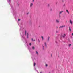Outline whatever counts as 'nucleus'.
Listing matches in <instances>:
<instances>
[{
  "mask_svg": "<svg viewBox=\"0 0 73 73\" xmlns=\"http://www.w3.org/2000/svg\"><path fill=\"white\" fill-rule=\"evenodd\" d=\"M41 38L42 39V41H43V40H44V37H43V36H42Z\"/></svg>",
  "mask_w": 73,
  "mask_h": 73,
  "instance_id": "obj_9",
  "label": "nucleus"
},
{
  "mask_svg": "<svg viewBox=\"0 0 73 73\" xmlns=\"http://www.w3.org/2000/svg\"><path fill=\"white\" fill-rule=\"evenodd\" d=\"M33 6V3H30V7H32Z\"/></svg>",
  "mask_w": 73,
  "mask_h": 73,
  "instance_id": "obj_2",
  "label": "nucleus"
},
{
  "mask_svg": "<svg viewBox=\"0 0 73 73\" xmlns=\"http://www.w3.org/2000/svg\"><path fill=\"white\" fill-rule=\"evenodd\" d=\"M36 53L37 54V55H38V52H37V51H36Z\"/></svg>",
  "mask_w": 73,
  "mask_h": 73,
  "instance_id": "obj_16",
  "label": "nucleus"
},
{
  "mask_svg": "<svg viewBox=\"0 0 73 73\" xmlns=\"http://www.w3.org/2000/svg\"><path fill=\"white\" fill-rule=\"evenodd\" d=\"M34 0H33L32 2L33 3V2H34Z\"/></svg>",
  "mask_w": 73,
  "mask_h": 73,
  "instance_id": "obj_22",
  "label": "nucleus"
},
{
  "mask_svg": "<svg viewBox=\"0 0 73 73\" xmlns=\"http://www.w3.org/2000/svg\"><path fill=\"white\" fill-rule=\"evenodd\" d=\"M48 7H49V4H48Z\"/></svg>",
  "mask_w": 73,
  "mask_h": 73,
  "instance_id": "obj_23",
  "label": "nucleus"
},
{
  "mask_svg": "<svg viewBox=\"0 0 73 73\" xmlns=\"http://www.w3.org/2000/svg\"><path fill=\"white\" fill-rule=\"evenodd\" d=\"M38 41L39 42H40V40L39 39L38 40Z\"/></svg>",
  "mask_w": 73,
  "mask_h": 73,
  "instance_id": "obj_28",
  "label": "nucleus"
},
{
  "mask_svg": "<svg viewBox=\"0 0 73 73\" xmlns=\"http://www.w3.org/2000/svg\"><path fill=\"white\" fill-rule=\"evenodd\" d=\"M32 49H35V47L33 46V47H32Z\"/></svg>",
  "mask_w": 73,
  "mask_h": 73,
  "instance_id": "obj_13",
  "label": "nucleus"
},
{
  "mask_svg": "<svg viewBox=\"0 0 73 73\" xmlns=\"http://www.w3.org/2000/svg\"><path fill=\"white\" fill-rule=\"evenodd\" d=\"M29 12H28V13H27V15H28V14H29Z\"/></svg>",
  "mask_w": 73,
  "mask_h": 73,
  "instance_id": "obj_17",
  "label": "nucleus"
},
{
  "mask_svg": "<svg viewBox=\"0 0 73 73\" xmlns=\"http://www.w3.org/2000/svg\"><path fill=\"white\" fill-rule=\"evenodd\" d=\"M27 38H28V33H27Z\"/></svg>",
  "mask_w": 73,
  "mask_h": 73,
  "instance_id": "obj_10",
  "label": "nucleus"
},
{
  "mask_svg": "<svg viewBox=\"0 0 73 73\" xmlns=\"http://www.w3.org/2000/svg\"><path fill=\"white\" fill-rule=\"evenodd\" d=\"M34 66H36V63H34Z\"/></svg>",
  "mask_w": 73,
  "mask_h": 73,
  "instance_id": "obj_12",
  "label": "nucleus"
},
{
  "mask_svg": "<svg viewBox=\"0 0 73 73\" xmlns=\"http://www.w3.org/2000/svg\"><path fill=\"white\" fill-rule=\"evenodd\" d=\"M72 35L73 36V33H72Z\"/></svg>",
  "mask_w": 73,
  "mask_h": 73,
  "instance_id": "obj_26",
  "label": "nucleus"
},
{
  "mask_svg": "<svg viewBox=\"0 0 73 73\" xmlns=\"http://www.w3.org/2000/svg\"><path fill=\"white\" fill-rule=\"evenodd\" d=\"M64 12V11H62L60 12H59V14H61V13H62V12Z\"/></svg>",
  "mask_w": 73,
  "mask_h": 73,
  "instance_id": "obj_6",
  "label": "nucleus"
},
{
  "mask_svg": "<svg viewBox=\"0 0 73 73\" xmlns=\"http://www.w3.org/2000/svg\"><path fill=\"white\" fill-rule=\"evenodd\" d=\"M66 36V35H65V34H64L62 35L61 37H65Z\"/></svg>",
  "mask_w": 73,
  "mask_h": 73,
  "instance_id": "obj_3",
  "label": "nucleus"
},
{
  "mask_svg": "<svg viewBox=\"0 0 73 73\" xmlns=\"http://www.w3.org/2000/svg\"><path fill=\"white\" fill-rule=\"evenodd\" d=\"M44 44H45V46L46 47V42H44Z\"/></svg>",
  "mask_w": 73,
  "mask_h": 73,
  "instance_id": "obj_7",
  "label": "nucleus"
},
{
  "mask_svg": "<svg viewBox=\"0 0 73 73\" xmlns=\"http://www.w3.org/2000/svg\"><path fill=\"white\" fill-rule=\"evenodd\" d=\"M26 31H25V35H26Z\"/></svg>",
  "mask_w": 73,
  "mask_h": 73,
  "instance_id": "obj_25",
  "label": "nucleus"
},
{
  "mask_svg": "<svg viewBox=\"0 0 73 73\" xmlns=\"http://www.w3.org/2000/svg\"><path fill=\"white\" fill-rule=\"evenodd\" d=\"M56 23H59V21H58V20H56Z\"/></svg>",
  "mask_w": 73,
  "mask_h": 73,
  "instance_id": "obj_8",
  "label": "nucleus"
},
{
  "mask_svg": "<svg viewBox=\"0 0 73 73\" xmlns=\"http://www.w3.org/2000/svg\"><path fill=\"white\" fill-rule=\"evenodd\" d=\"M70 22L71 24H72V20H70Z\"/></svg>",
  "mask_w": 73,
  "mask_h": 73,
  "instance_id": "obj_4",
  "label": "nucleus"
},
{
  "mask_svg": "<svg viewBox=\"0 0 73 73\" xmlns=\"http://www.w3.org/2000/svg\"><path fill=\"white\" fill-rule=\"evenodd\" d=\"M46 67L48 66V64H46Z\"/></svg>",
  "mask_w": 73,
  "mask_h": 73,
  "instance_id": "obj_20",
  "label": "nucleus"
},
{
  "mask_svg": "<svg viewBox=\"0 0 73 73\" xmlns=\"http://www.w3.org/2000/svg\"><path fill=\"white\" fill-rule=\"evenodd\" d=\"M20 21V19H18V21Z\"/></svg>",
  "mask_w": 73,
  "mask_h": 73,
  "instance_id": "obj_18",
  "label": "nucleus"
},
{
  "mask_svg": "<svg viewBox=\"0 0 73 73\" xmlns=\"http://www.w3.org/2000/svg\"><path fill=\"white\" fill-rule=\"evenodd\" d=\"M43 49H44V46H43Z\"/></svg>",
  "mask_w": 73,
  "mask_h": 73,
  "instance_id": "obj_19",
  "label": "nucleus"
},
{
  "mask_svg": "<svg viewBox=\"0 0 73 73\" xmlns=\"http://www.w3.org/2000/svg\"><path fill=\"white\" fill-rule=\"evenodd\" d=\"M69 46H71V44H70L69 45Z\"/></svg>",
  "mask_w": 73,
  "mask_h": 73,
  "instance_id": "obj_21",
  "label": "nucleus"
},
{
  "mask_svg": "<svg viewBox=\"0 0 73 73\" xmlns=\"http://www.w3.org/2000/svg\"><path fill=\"white\" fill-rule=\"evenodd\" d=\"M29 45H31V43H30Z\"/></svg>",
  "mask_w": 73,
  "mask_h": 73,
  "instance_id": "obj_24",
  "label": "nucleus"
},
{
  "mask_svg": "<svg viewBox=\"0 0 73 73\" xmlns=\"http://www.w3.org/2000/svg\"><path fill=\"white\" fill-rule=\"evenodd\" d=\"M40 73H42V72H40Z\"/></svg>",
  "mask_w": 73,
  "mask_h": 73,
  "instance_id": "obj_29",
  "label": "nucleus"
},
{
  "mask_svg": "<svg viewBox=\"0 0 73 73\" xmlns=\"http://www.w3.org/2000/svg\"><path fill=\"white\" fill-rule=\"evenodd\" d=\"M49 38H49V37L48 38V41H49Z\"/></svg>",
  "mask_w": 73,
  "mask_h": 73,
  "instance_id": "obj_15",
  "label": "nucleus"
},
{
  "mask_svg": "<svg viewBox=\"0 0 73 73\" xmlns=\"http://www.w3.org/2000/svg\"><path fill=\"white\" fill-rule=\"evenodd\" d=\"M51 11H52V9H51Z\"/></svg>",
  "mask_w": 73,
  "mask_h": 73,
  "instance_id": "obj_27",
  "label": "nucleus"
},
{
  "mask_svg": "<svg viewBox=\"0 0 73 73\" xmlns=\"http://www.w3.org/2000/svg\"><path fill=\"white\" fill-rule=\"evenodd\" d=\"M32 40L33 41H35V40L34 39L33 40V38H32Z\"/></svg>",
  "mask_w": 73,
  "mask_h": 73,
  "instance_id": "obj_14",
  "label": "nucleus"
},
{
  "mask_svg": "<svg viewBox=\"0 0 73 73\" xmlns=\"http://www.w3.org/2000/svg\"><path fill=\"white\" fill-rule=\"evenodd\" d=\"M69 30L70 31H72V30L70 28V27H69Z\"/></svg>",
  "mask_w": 73,
  "mask_h": 73,
  "instance_id": "obj_5",
  "label": "nucleus"
},
{
  "mask_svg": "<svg viewBox=\"0 0 73 73\" xmlns=\"http://www.w3.org/2000/svg\"><path fill=\"white\" fill-rule=\"evenodd\" d=\"M65 27V26L64 25V26H61L59 27V28H64Z\"/></svg>",
  "mask_w": 73,
  "mask_h": 73,
  "instance_id": "obj_1",
  "label": "nucleus"
},
{
  "mask_svg": "<svg viewBox=\"0 0 73 73\" xmlns=\"http://www.w3.org/2000/svg\"><path fill=\"white\" fill-rule=\"evenodd\" d=\"M66 12H68V14H69V11H68V10H66Z\"/></svg>",
  "mask_w": 73,
  "mask_h": 73,
  "instance_id": "obj_11",
  "label": "nucleus"
},
{
  "mask_svg": "<svg viewBox=\"0 0 73 73\" xmlns=\"http://www.w3.org/2000/svg\"><path fill=\"white\" fill-rule=\"evenodd\" d=\"M10 1V0H9V1Z\"/></svg>",
  "mask_w": 73,
  "mask_h": 73,
  "instance_id": "obj_30",
  "label": "nucleus"
}]
</instances>
